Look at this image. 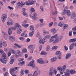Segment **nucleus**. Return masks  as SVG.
<instances>
[{"mask_svg": "<svg viewBox=\"0 0 76 76\" xmlns=\"http://www.w3.org/2000/svg\"><path fill=\"white\" fill-rule=\"evenodd\" d=\"M25 72L26 74V75H28V74H29V70H25Z\"/></svg>", "mask_w": 76, "mask_h": 76, "instance_id": "44", "label": "nucleus"}, {"mask_svg": "<svg viewBox=\"0 0 76 76\" xmlns=\"http://www.w3.org/2000/svg\"><path fill=\"white\" fill-rule=\"evenodd\" d=\"M64 13H66L68 16H71V12H70L69 10H64Z\"/></svg>", "mask_w": 76, "mask_h": 76, "instance_id": "9", "label": "nucleus"}, {"mask_svg": "<svg viewBox=\"0 0 76 76\" xmlns=\"http://www.w3.org/2000/svg\"><path fill=\"white\" fill-rule=\"evenodd\" d=\"M51 37V35L50 34H49V35L46 36L45 37L43 38V39L44 40H46V39L47 38V39H48L50 38Z\"/></svg>", "mask_w": 76, "mask_h": 76, "instance_id": "16", "label": "nucleus"}, {"mask_svg": "<svg viewBox=\"0 0 76 76\" xmlns=\"http://www.w3.org/2000/svg\"><path fill=\"white\" fill-rule=\"evenodd\" d=\"M69 26V25L66 24H65L64 25V29H67V28H68V27Z\"/></svg>", "mask_w": 76, "mask_h": 76, "instance_id": "27", "label": "nucleus"}, {"mask_svg": "<svg viewBox=\"0 0 76 76\" xmlns=\"http://www.w3.org/2000/svg\"><path fill=\"white\" fill-rule=\"evenodd\" d=\"M58 36V34H56L55 35L53 36H52V38H53L54 39V38H58V37H57Z\"/></svg>", "mask_w": 76, "mask_h": 76, "instance_id": "25", "label": "nucleus"}, {"mask_svg": "<svg viewBox=\"0 0 76 76\" xmlns=\"http://www.w3.org/2000/svg\"><path fill=\"white\" fill-rule=\"evenodd\" d=\"M10 17H14L15 16V14L13 13H11L10 14Z\"/></svg>", "mask_w": 76, "mask_h": 76, "instance_id": "40", "label": "nucleus"}, {"mask_svg": "<svg viewBox=\"0 0 76 76\" xmlns=\"http://www.w3.org/2000/svg\"><path fill=\"white\" fill-rule=\"evenodd\" d=\"M74 47H75V43H73L69 46V49L71 50L73 49Z\"/></svg>", "mask_w": 76, "mask_h": 76, "instance_id": "12", "label": "nucleus"}, {"mask_svg": "<svg viewBox=\"0 0 76 76\" xmlns=\"http://www.w3.org/2000/svg\"><path fill=\"white\" fill-rule=\"evenodd\" d=\"M29 25V24H27L26 25L22 24V26H24V28H27V27H28Z\"/></svg>", "mask_w": 76, "mask_h": 76, "instance_id": "43", "label": "nucleus"}, {"mask_svg": "<svg viewBox=\"0 0 76 76\" xmlns=\"http://www.w3.org/2000/svg\"><path fill=\"white\" fill-rule=\"evenodd\" d=\"M45 24L44 23H41L39 25V26L40 27H42L43 26H44Z\"/></svg>", "mask_w": 76, "mask_h": 76, "instance_id": "53", "label": "nucleus"}, {"mask_svg": "<svg viewBox=\"0 0 76 76\" xmlns=\"http://www.w3.org/2000/svg\"><path fill=\"white\" fill-rule=\"evenodd\" d=\"M39 20L41 22V23H43V22H44V20L42 19H39Z\"/></svg>", "mask_w": 76, "mask_h": 76, "instance_id": "64", "label": "nucleus"}, {"mask_svg": "<svg viewBox=\"0 0 76 76\" xmlns=\"http://www.w3.org/2000/svg\"><path fill=\"white\" fill-rule=\"evenodd\" d=\"M23 15L25 16H26V17H27V16H28V15H27V14L25 12H23Z\"/></svg>", "mask_w": 76, "mask_h": 76, "instance_id": "50", "label": "nucleus"}, {"mask_svg": "<svg viewBox=\"0 0 76 76\" xmlns=\"http://www.w3.org/2000/svg\"><path fill=\"white\" fill-rule=\"evenodd\" d=\"M56 55L58 56V59H61V52L60 51H58L56 52Z\"/></svg>", "mask_w": 76, "mask_h": 76, "instance_id": "6", "label": "nucleus"}, {"mask_svg": "<svg viewBox=\"0 0 76 76\" xmlns=\"http://www.w3.org/2000/svg\"><path fill=\"white\" fill-rule=\"evenodd\" d=\"M28 66H30L31 67H32L33 69H34V68L36 67L35 64H34V61H32L30 62L28 65Z\"/></svg>", "mask_w": 76, "mask_h": 76, "instance_id": "7", "label": "nucleus"}, {"mask_svg": "<svg viewBox=\"0 0 76 76\" xmlns=\"http://www.w3.org/2000/svg\"><path fill=\"white\" fill-rule=\"evenodd\" d=\"M4 38L5 40H7V39H8V36H7V34H5L4 35Z\"/></svg>", "mask_w": 76, "mask_h": 76, "instance_id": "31", "label": "nucleus"}, {"mask_svg": "<svg viewBox=\"0 0 76 76\" xmlns=\"http://www.w3.org/2000/svg\"><path fill=\"white\" fill-rule=\"evenodd\" d=\"M14 45H15V46H16V47H18V48H21V47H20V45H19L16 43Z\"/></svg>", "mask_w": 76, "mask_h": 76, "instance_id": "39", "label": "nucleus"}, {"mask_svg": "<svg viewBox=\"0 0 76 76\" xmlns=\"http://www.w3.org/2000/svg\"><path fill=\"white\" fill-rule=\"evenodd\" d=\"M16 29V26H14L13 27L8 28V33L9 35H11V34H12V30H15Z\"/></svg>", "mask_w": 76, "mask_h": 76, "instance_id": "4", "label": "nucleus"}, {"mask_svg": "<svg viewBox=\"0 0 76 76\" xmlns=\"http://www.w3.org/2000/svg\"><path fill=\"white\" fill-rule=\"evenodd\" d=\"M58 12L57 11H56V12H52V14L53 15H57V13Z\"/></svg>", "mask_w": 76, "mask_h": 76, "instance_id": "42", "label": "nucleus"}, {"mask_svg": "<svg viewBox=\"0 0 76 76\" xmlns=\"http://www.w3.org/2000/svg\"><path fill=\"white\" fill-rule=\"evenodd\" d=\"M14 72V71H13V69H10V72L11 75H13V73Z\"/></svg>", "mask_w": 76, "mask_h": 76, "instance_id": "37", "label": "nucleus"}, {"mask_svg": "<svg viewBox=\"0 0 76 76\" xmlns=\"http://www.w3.org/2000/svg\"><path fill=\"white\" fill-rule=\"evenodd\" d=\"M54 39L53 38V37H51V38H50L49 40V42H53L54 41Z\"/></svg>", "mask_w": 76, "mask_h": 76, "instance_id": "28", "label": "nucleus"}, {"mask_svg": "<svg viewBox=\"0 0 76 76\" xmlns=\"http://www.w3.org/2000/svg\"><path fill=\"white\" fill-rule=\"evenodd\" d=\"M72 31H76V26H75L74 28H72Z\"/></svg>", "mask_w": 76, "mask_h": 76, "instance_id": "63", "label": "nucleus"}, {"mask_svg": "<svg viewBox=\"0 0 76 76\" xmlns=\"http://www.w3.org/2000/svg\"><path fill=\"white\" fill-rule=\"evenodd\" d=\"M32 19H37V14L36 13H34L33 16L32 17Z\"/></svg>", "mask_w": 76, "mask_h": 76, "instance_id": "18", "label": "nucleus"}, {"mask_svg": "<svg viewBox=\"0 0 76 76\" xmlns=\"http://www.w3.org/2000/svg\"><path fill=\"white\" fill-rule=\"evenodd\" d=\"M65 75L66 76H70V74L69 73H67L66 72H64Z\"/></svg>", "mask_w": 76, "mask_h": 76, "instance_id": "52", "label": "nucleus"}, {"mask_svg": "<svg viewBox=\"0 0 76 76\" xmlns=\"http://www.w3.org/2000/svg\"><path fill=\"white\" fill-rule=\"evenodd\" d=\"M2 54H3L2 55V56L3 57V59L1 58L0 59V61H1V62L3 63V64H6L7 59L6 58V53H4V52H3V53H2Z\"/></svg>", "mask_w": 76, "mask_h": 76, "instance_id": "3", "label": "nucleus"}, {"mask_svg": "<svg viewBox=\"0 0 76 76\" xmlns=\"http://www.w3.org/2000/svg\"><path fill=\"white\" fill-rule=\"evenodd\" d=\"M76 16V14L75 13H73L71 16V19H74Z\"/></svg>", "mask_w": 76, "mask_h": 76, "instance_id": "22", "label": "nucleus"}, {"mask_svg": "<svg viewBox=\"0 0 76 76\" xmlns=\"http://www.w3.org/2000/svg\"><path fill=\"white\" fill-rule=\"evenodd\" d=\"M28 48L31 50H34L35 46L33 45H30L28 46Z\"/></svg>", "mask_w": 76, "mask_h": 76, "instance_id": "13", "label": "nucleus"}, {"mask_svg": "<svg viewBox=\"0 0 76 76\" xmlns=\"http://www.w3.org/2000/svg\"><path fill=\"white\" fill-rule=\"evenodd\" d=\"M58 41H59V38H57L54 41V42L55 43H58Z\"/></svg>", "mask_w": 76, "mask_h": 76, "instance_id": "29", "label": "nucleus"}, {"mask_svg": "<svg viewBox=\"0 0 76 76\" xmlns=\"http://www.w3.org/2000/svg\"><path fill=\"white\" fill-rule=\"evenodd\" d=\"M21 35L22 36V37H28V34H25L24 33L21 34Z\"/></svg>", "mask_w": 76, "mask_h": 76, "instance_id": "33", "label": "nucleus"}, {"mask_svg": "<svg viewBox=\"0 0 76 76\" xmlns=\"http://www.w3.org/2000/svg\"><path fill=\"white\" fill-rule=\"evenodd\" d=\"M37 62L41 64H43L45 63V62L44 61L40 59H38L37 60Z\"/></svg>", "mask_w": 76, "mask_h": 76, "instance_id": "10", "label": "nucleus"}, {"mask_svg": "<svg viewBox=\"0 0 76 76\" xmlns=\"http://www.w3.org/2000/svg\"><path fill=\"white\" fill-rule=\"evenodd\" d=\"M57 69L58 70H59V72L60 71H61V70H63L62 69V67L61 66L58 67L57 68Z\"/></svg>", "mask_w": 76, "mask_h": 76, "instance_id": "32", "label": "nucleus"}, {"mask_svg": "<svg viewBox=\"0 0 76 76\" xmlns=\"http://www.w3.org/2000/svg\"><path fill=\"white\" fill-rule=\"evenodd\" d=\"M75 72L76 71L74 70H71L70 71V73L71 74H73V73H75Z\"/></svg>", "mask_w": 76, "mask_h": 76, "instance_id": "36", "label": "nucleus"}, {"mask_svg": "<svg viewBox=\"0 0 76 76\" xmlns=\"http://www.w3.org/2000/svg\"><path fill=\"white\" fill-rule=\"evenodd\" d=\"M19 39H20V40H21V41H23L24 40V39H24V38L23 37H20L19 38Z\"/></svg>", "mask_w": 76, "mask_h": 76, "instance_id": "60", "label": "nucleus"}, {"mask_svg": "<svg viewBox=\"0 0 76 76\" xmlns=\"http://www.w3.org/2000/svg\"><path fill=\"white\" fill-rule=\"evenodd\" d=\"M17 4L18 6H22V4H21L20 2H18Z\"/></svg>", "mask_w": 76, "mask_h": 76, "instance_id": "59", "label": "nucleus"}, {"mask_svg": "<svg viewBox=\"0 0 76 76\" xmlns=\"http://www.w3.org/2000/svg\"><path fill=\"white\" fill-rule=\"evenodd\" d=\"M51 32L52 33H53L54 34H55V33H56L57 32V31L56 30V28H53L51 29Z\"/></svg>", "mask_w": 76, "mask_h": 76, "instance_id": "20", "label": "nucleus"}, {"mask_svg": "<svg viewBox=\"0 0 76 76\" xmlns=\"http://www.w3.org/2000/svg\"><path fill=\"white\" fill-rule=\"evenodd\" d=\"M70 57H71V54L70 53H68L66 56L65 58L66 60H67V59H69Z\"/></svg>", "mask_w": 76, "mask_h": 76, "instance_id": "11", "label": "nucleus"}, {"mask_svg": "<svg viewBox=\"0 0 76 76\" xmlns=\"http://www.w3.org/2000/svg\"><path fill=\"white\" fill-rule=\"evenodd\" d=\"M47 41L46 40H44L43 39H42L41 40V39L39 42V44H44V42H46Z\"/></svg>", "mask_w": 76, "mask_h": 76, "instance_id": "17", "label": "nucleus"}, {"mask_svg": "<svg viewBox=\"0 0 76 76\" xmlns=\"http://www.w3.org/2000/svg\"><path fill=\"white\" fill-rule=\"evenodd\" d=\"M49 50H50V46L49 45H48L46 48V50L47 51H48Z\"/></svg>", "mask_w": 76, "mask_h": 76, "instance_id": "49", "label": "nucleus"}, {"mask_svg": "<svg viewBox=\"0 0 76 76\" xmlns=\"http://www.w3.org/2000/svg\"><path fill=\"white\" fill-rule=\"evenodd\" d=\"M9 39L10 40V41H15V39L14 37L10 36L9 37Z\"/></svg>", "mask_w": 76, "mask_h": 76, "instance_id": "14", "label": "nucleus"}, {"mask_svg": "<svg viewBox=\"0 0 76 76\" xmlns=\"http://www.w3.org/2000/svg\"><path fill=\"white\" fill-rule=\"evenodd\" d=\"M58 26L60 27H62L63 26V24L61 22L59 23H58Z\"/></svg>", "mask_w": 76, "mask_h": 76, "instance_id": "45", "label": "nucleus"}, {"mask_svg": "<svg viewBox=\"0 0 76 76\" xmlns=\"http://www.w3.org/2000/svg\"><path fill=\"white\" fill-rule=\"evenodd\" d=\"M30 28L31 31H34V27L33 26H30Z\"/></svg>", "mask_w": 76, "mask_h": 76, "instance_id": "35", "label": "nucleus"}, {"mask_svg": "<svg viewBox=\"0 0 76 76\" xmlns=\"http://www.w3.org/2000/svg\"><path fill=\"white\" fill-rule=\"evenodd\" d=\"M14 62V59H12L10 61V63L11 64H13V63Z\"/></svg>", "mask_w": 76, "mask_h": 76, "instance_id": "41", "label": "nucleus"}, {"mask_svg": "<svg viewBox=\"0 0 76 76\" xmlns=\"http://www.w3.org/2000/svg\"><path fill=\"white\" fill-rule=\"evenodd\" d=\"M22 52L23 53H25L27 52V50L26 49H23L22 50Z\"/></svg>", "mask_w": 76, "mask_h": 76, "instance_id": "26", "label": "nucleus"}, {"mask_svg": "<svg viewBox=\"0 0 76 76\" xmlns=\"http://www.w3.org/2000/svg\"><path fill=\"white\" fill-rule=\"evenodd\" d=\"M40 9L41 11H42V12H44V7H40Z\"/></svg>", "mask_w": 76, "mask_h": 76, "instance_id": "58", "label": "nucleus"}, {"mask_svg": "<svg viewBox=\"0 0 76 76\" xmlns=\"http://www.w3.org/2000/svg\"><path fill=\"white\" fill-rule=\"evenodd\" d=\"M24 59L23 58H19L18 60V61H23Z\"/></svg>", "mask_w": 76, "mask_h": 76, "instance_id": "54", "label": "nucleus"}, {"mask_svg": "<svg viewBox=\"0 0 76 76\" xmlns=\"http://www.w3.org/2000/svg\"><path fill=\"white\" fill-rule=\"evenodd\" d=\"M42 45H40L39 47V51H41L42 50Z\"/></svg>", "mask_w": 76, "mask_h": 76, "instance_id": "61", "label": "nucleus"}, {"mask_svg": "<svg viewBox=\"0 0 76 76\" xmlns=\"http://www.w3.org/2000/svg\"><path fill=\"white\" fill-rule=\"evenodd\" d=\"M35 31H32V32H30L29 34V36L30 37H32L34 34Z\"/></svg>", "mask_w": 76, "mask_h": 76, "instance_id": "19", "label": "nucleus"}, {"mask_svg": "<svg viewBox=\"0 0 76 76\" xmlns=\"http://www.w3.org/2000/svg\"><path fill=\"white\" fill-rule=\"evenodd\" d=\"M66 66L65 65H64L62 67V69L63 71L66 70Z\"/></svg>", "mask_w": 76, "mask_h": 76, "instance_id": "30", "label": "nucleus"}, {"mask_svg": "<svg viewBox=\"0 0 76 76\" xmlns=\"http://www.w3.org/2000/svg\"><path fill=\"white\" fill-rule=\"evenodd\" d=\"M35 4V2L34 1H31V2H30V5H32L33 4Z\"/></svg>", "mask_w": 76, "mask_h": 76, "instance_id": "57", "label": "nucleus"}, {"mask_svg": "<svg viewBox=\"0 0 76 76\" xmlns=\"http://www.w3.org/2000/svg\"><path fill=\"white\" fill-rule=\"evenodd\" d=\"M53 22H52L50 23L49 24V27H51L53 26Z\"/></svg>", "mask_w": 76, "mask_h": 76, "instance_id": "51", "label": "nucleus"}, {"mask_svg": "<svg viewBox=\"0 0 76 76\" xmlns=\"http://www.w3.org/2000/svg\"><path fill=\"white\" fill-rule=\"evenodd\" d=\"M54 73L55 75H56L57 74V70L56 69H53V67L50 66V67L49 70V75L50 76H52L53 74Z\"/></svg>", "mask_w": 76, "mask_h": 76, "instance_id": "1", "label": "nucleus"}, {"mask_svg": "<svg viewBox=\"0 0 76 76\" xmlns=\"http://www.w3.org/2000/svg\"><path fill=\"white\" fill-rule=\"evenodd\" d=\"M25 64V61H23L22 62H20L18 63V65L20 66H22V65H23V64Z\"/></svg>", "mask_w": 76, "mask_h": 76, "instance_id": "24", "label": "nucleus"}, {"mask_svg": "<svg viewBox=\"0 0 76 76\" xmlns=\"http://www.w3.org/2000/svg\"><path fill=\"white\" fill-rule=\"evenodd\" d=\"M72 31H69V37H72Z\"/></svg>", "mask_w": 76, "mask_h": 76, "instance_id": "46", "label": "nucleus"}, {"mask_svg": "<svg viewBox=\"0 0 76 76\" xmlns=\"http://www.w3.org/2000/svg\"><path fill=\"white\" fill-rule=\"evenodd\" d=\"M18 67H15L14 68L12 69H13V70L14 71H14H15V70H18Z\"/></svg>", "mask_w": 76, "mask_h": 76, "instance_id": "55", "label": "nucleus"}, {"mask_svg": "<svg viewBox=\"0 0 76 76\" xmlns=\"http://www.w3.org/2000/svg\"><path fill=\"white\" fill-rule=\"evenodd\" d=\"M13 23V21L10 18L9 19L8 22H7V25H12Z\"/></svg>", "mask_w": 76, "mask_h": 76, "instance_id": "8", "label": "nucleus"}, {"mask_svg": "<svg viewBox=\"0 0 76 76\" xmlns=\"http://www.w3.org/2000/svg\"><path fill=\"white\" fill-rule=\"evenodd\" d=\"M76 41V38L72 39H70L69 41V42H75Z\"/></svg>", "mask_w": 76, "mask_h": 76, "instance_id": "21", "label": "nucleus"}, {"mask_svg": "<svg viewBox=\"0 0 76 76\" xmlns=\"http://www.w3.org/2000/svg\"><path fill=\"white\" fill-rule=\"evenodd\" d=\"M31 1V0H29L28 1V2L29 3H28V2L27 1H26V2L25 4H26V5H30V3H31V2L30 1Z\"/></svg>", "mask_w": 76, "mask_h": 76, "instance_id": "34", "label": "nucleus"}, {"mask_svg": "<svg viewBox=\"0 0 76 76\" xmlns=\"http://www.w3.org/2000/svg\"><path fill=\"white\" fill-rule=\"evenodd\" d=\"M57 48H58V47H57L56 46H55L53 47L52 48V50H54V49H57Z\"/></svg>", "mask_w": 76, "mask_h": 76, "instance_id": "47", "label": "nucleus"}, {"mask_svg": "<svg viewBox=\"0 0 76 76\" xmlns=\"http://www.w3.org/2000/svg\"><path fill=\"white\" fill-rule=\"evenodd\" d=\"M57 60V58L56 57H54L51 59V62L53 63L54 61H56Z\"/></svg>", "mask_w": 76, "mask_h": 76, "instance_id": "15", "label": "nucleus"}, {"mask_svg": "<svg viewBox=\"0 0 76 76\" xmlns=\"http://www.w3.org/2000/svg\"><path fill=\"white\" fill-rule=\"evenodd\" d=\"M18 67H15L14 68L12 69H13V70L14 71H14H15V70H18Z\"/></svg>", "mask_w": 76, "mask_h": 76, "instance_id": "56", "label": "nucleus"}, {"mask_svg": "<svg viewBox=\"0 0 76 76\" xmlns=\"http://www.w3.org/2000/svg\"><path fill=\"white\" fill-rule=\"evenodd\" d=\"M40 54L41 55H46L47 54V53L45 52H42Z\"/></svg>", "mask_w": 76, "mask_h": 76, "instance_id": "38", "label": "nucleus"}, {"mask_svg": "<svg viewBox=\"0 0 76 76\" xmlns=\"http://www.w3.org/2000/svg\"><path fill=\"white\" fill-rule=\"evenodd\" d=\"M31 12H35V9L34 8H31Z\"/></svg>", "mask_w": 76, "mask_h": 76, "instance_id": "62", "label": "nucleus"}, {"mask_svg": "<svg viewBox=\"0 0 76 76\" xmlns=\"http://www.w3.org/2000/svg\"><path fill=\"white\" fill-rule=\"evenodd\" d=\"M15 26L17 29H18L17 31V34H20L22 32V28L18 23H16L15 24Z\"/></svg>", "mask_w": 76, "mask_h": 76, "instance_id": "2", "label": "nucleus"}, {"mask_svg": "<svg viewBox=\"0 0 76 76\" xmlns=\"http://www.w3.org/2000/svg\"><path fill=\"white\" fill-rule=\"evenodd\" d=\"M38 73L36 71H35L33 74V76H38Z\"/></svg>", "mask_w": 76, "mask_h": 76, "instance_id": "23", "label": "nucleus"}, {"mask_svg": "<svg viewBox=\"0 0 76 76\" xmlns=\"http://www.w3.org/2000/svg\"><path fill=\"white\" fill-rule=\"evenodd\" d=\"M7 15L6 14H3L2 15V17L1 18V20L3 22H4L6 19H7Z\"/></svg>", "mask_w": 76, "mask_h": 76, "instance_id": "5", "label": "nucleus"}, {"mask_svg": "<svg viewBox=\"0 0 76 76\" xmlns=\"http://www.w3.org/2000/svg\"><path fill=\"white\" fill-rule=\"evenodd\" d=\"M3 44L4 47H6V46H7V44L6 43V42L5 41H4L3 42Z\"/></svg>", "mask_w": 76, "mask_h": 76, "instance_id": "48", "label": "nucleus"}]
</instances>
